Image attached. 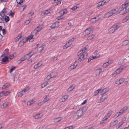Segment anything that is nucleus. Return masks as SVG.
<instances>
[{
  "label": "nucleus",
  "instance_id": "obj_62",
  "mask_svg": "<svg viewBox=\"0 0 129 129\" xmlns=\"http://www.w3.org/2000/svg\"><path fill=\"white\" fill-rule=\"evenodd\" d=\"M7 9L5 8H4L3 10L2 11L4 12L6 14L7 13V11L6 10Z\"/></svg>",
  "mask_w": 129,
  "mask_h": 129
},
{
  "label": "nucleus",
  "instance_id": "obj_23",
  "mask_svg": "<svg viewBox=\"0 0 129 129\" xmlns=\"http://www.w3.org/2000/svg\"><path fill=\"white\" fill-rule=\"evenodd\" d=\"M8 57L6 56L2 59V61L4 62H5L8 61Z\"/></svg>",
  "mask_w": 129,
  "mask_h": 129
},
{
  "label": "nucleus",
  "instance_id": "obj_14",
  "mask_svg": "<svg viewBox=\"0 0 129 129\" xmlns=\"http://www.w3.org/2000/svg\"><path fill=\"white\" fill-rule=\"evenodd\" d=\"M102 69L101 68H99L96 70L95 71V72L96 75H99L102 72Z\"/></svg>",
  "mask_w": 129,
  "mask_h": 129
},
{
  "label": "nucleus",
  "instance_id": "obj_58",
  "mask_svg": "<svg viewBox=\"0 0 129 129\" xmlns=\"http://www.w3.org/2000/svg\"><path fill=\"white\" fill-rule=\"evenodd\" d=\"M4 95V91L1 92L0 93V98Z\"/></svg>",
  "mask_w": 129,
  "mask_h": 129
},
{
  "label": "nucleus",
  "instance_id": "obj_34",
  "mask_svg": "<svg viewBox=\"0 0 129 129\" xmlns=\"http://www.w3.org/2000/svg\"><path fill=\"white\" fill-rule=\"evenodd\" d=\"M94 36L93 35H92L90 36H89L87 38V39L88 40H90L93 39L94 37Z\"/></svg>",
  "mask_w": 129,
  "mask_h": 129
},
{
  "label": "nucleus",
  "instance_id": "obj_5",
  "mask_svg": "<svg viewBox=\"0 0 129 129\" xmlns=\"http://www.w3.org/2000/svg\"><path fill=\"white\" fill-rule=\"evenodd\" d=\"M93 29V28L92 27H88V28H86L84 31L83 33V34L85 35L89 34Z\"/></svg>",
  "mask_w": 129,
  "mask_h": 129
},
{
  "label": "nucleus",
  "instance_id": "obj_7",
  "mask_svg": "<svg viewBox=\"0 0 129 129\" xmlns=\"http://www.w3.org/2000/svg\"><path fill=\"white\" fill-rule=\"evenodd\" d=\"M122 71H121V70L120 68L116 70L115 73L112 74V76L113 77H114L117 74H119Z\"/></svg>",
  "mask_w": 129,
  "mask_h": 129
},
{
  "label": "nucleus",
  "instance_id": "obj_4",
  "mask_svg": "<svg viewBox=\"0 0 129 129\" xmlns=\"http://www.w3.org/2000/svg\"><path fill=\"white\" fill-rule=\"evenodd\" d=\"M86 50V47H85L80 50L78 53L77 55L78 56L82 57L83 60H84L85 58L84 57V53L85 52Z\"/></svg>",
  "mask_w": 129,
  "mask_h": 129
},
{
  "label": "nucleus",
  "instance_id": "obj_49",
  "mask_svg": "<svg viewBox=\"0 0 129 129\" xmlns=\"http://www.w3.org/2000/svg\"><path fill=\"white\" fill-rule=\"evenodd\" d=\"M42 27L40 26H38L36 28V29L37 30H39V31L41 29Z\"/></svg>",
  "mask_w": 129,
  "mask_h": 129
},
{
  "label": "nucleus",
  "instance_id": "obj_16",
  "mask_svg": "<svg viewBox=\"0 0 129 129\" xmlns=\"http://www.w3.org/2000/svg\"><path fill=\"white\" fill-rule=\"evenodd\" d=\"M28 40V39L27 38L25 40L23 39L21 41H20L19 42V43L20 44L21 43H22V44H21V45H22L24 44V43H25L26 42V41Z\"/></svg>",
  "mask_w": 129,
  "mask_h": 129
},
{
  "label": "nucleus",
  "instance_id": "obj_28",
  "mask_svg": "<svg viewBox=\"0 0 129 129\" xmlns=\"http://www.w3.org/2000/svg\"><path fill=\"white\" fill-rule=\"evenodd\" d=\"M77 64H76L75 65V64H74L73 65H71L70 67V69L71 70H73L77 66Z\"/></svg>",
  "mask_w": 129,
  "mask_h": 129
},
{
  "label": "nucleus",
  "instance_id": "obj_21",
  "mask_svg": "<svg viewBox=\"0 0 129 129\" xmlns=\"http://www.w3.org/2000/svg\"><path fill=\"white\" fill-rule=\"evenodd\" d=\"M127 67L126 64H124L123 65L121 66L120 67V69L121 70V71H122L123 70L125 69Z\"/></svg>",
  "mask_w": 129,
  "mask_h": 129
},
{
  "label": "nucleus",
  "instance_id": "obj_55",
  "mask_svg": "<svg viewBox=\"0 0 129 129\" xmlns=\"http://www.w3.org/2000/svg\"><path fill=\"white\" fill-rule=\"evenodd\" d=\"M69 95H65L63 96L62 97L64 98V100L65 101L66 99H68V98Z\"/></svg>",
  "mask_w": 129,
  "mask_h": 129
},
{
  "label": "nucleus",
  "instance_id": "obj_50",
  "mask_svg": "<svg viewBox=\"0 0 129 129\" xmlns=\"http://www.w3.org/2000/svg\"><path fill=\"white\" fill-rule=\"evenodd\" d=\"M77 8V7L76 6H74L73 7L71 8V9L72 10V11H74V10H76Z\"/></svg>",
  "mask_w": 129,
  "mask_h": 129
},
{
  "label": "nucleus",
  "instance_id": "obj_24",
  "mask_svg": "<svg viewBox=\"0 0 129 129\" xmlns=\"http://www.w3.org/2000/svg\"><path fill=\"white\" fill-rule=\"evenodd\" d=\"M35 101L34 100L28 101L27 103V105H31L34 104Z\"/></svg>",
  "mask_w": 129,
  "mask_h": 129
},
{
  "label": "nucleus",
  "instance_id": "obj_53",
  "mask_svg": "<svg viewBox=\"0 0 129 129\" xmlns=\"http://www.w3.org/2000/svg\"><path fill=\"white\" fill-rule=\"evenodd\" d=\"M63 18L64 17H62V15H60V16H58L57 18V19L58 20H59L60 19Z\"/></svg>",
  "mask_w": 129,
  "mask_h": 129
},
{
  "label": "nucleus",
  "instance_id": "obj_41",
  "mask_svg": "<svg viewBox=\"0 0 129 129\" xmlns=\"http://www.w3.org/2000/svg\"><path fill=\"white\" fill-rule=\"evenodd\" d=\"M16 67L12 66L10 69V72L11 73L16 68Z\"/></svg>",
  "mask_w": 129,
  "mask_h": 129
},
{
  "label": "nucleus",
  "instance_id": "obj_59",
  "mask_svg": "<svg viewBox=\"0 0 129 129\" xmlns=\"http://www.w3.org/2000/svg\"><path fill=\"white\" fill-rule=\"evenodd\" d=\"M2 31L3 34V35H5L6 34V30L5 29H3L2 30Z\"/></svg>",
  "mask_w": 129,
  "mask_h": 129
},
{
  "label": "nucleus",
  "instance_id": "obj_27",
  "mask_svg": "<svg viewBox=\"0 0 129 129\" xmlns=\"http://www.w3.org/2000/svg\"><path fill=\"white\" fill-rule=\"evenodd\" d=\"M128 2H126L125 3L123 4L120 7V9H121L123 8L124 6H127V5L128 4Z\"/></svg>",
  "mask_w": 129,
  "mask_h": 129
},
{
  "label": "nucleus",
  "instance_id": "obj_46",
  "mask_svg": "<svg viewBox=\"0 0 129 129\" xmlns=\"http://www.w3.org/2000/svg\"><path fill=\"white\" fill-rule=\"evenodd\" d=\"M39 32V30H37L36 29L34 30L33 32V34H36L38 32Z\"/></svg>",
  "mask_w": 129,
  "mask_h": 129
},
{
  "label": "nucleus",
  "instance_id": "obj_60",
  "mask_svg": "<svg viewBox=\"0 0 129 129\" xmlns=\"http://www.w3.org/2000/svg\"><path fill=\"white\" fill-rule=\"evenodd\" d=\"M64 101V98L62 97L60 99L59 101L60 102H62Z\"/></svg>",
  "mask_w": 129,
  "mask_h": 129
},
{
  "label": "nucleus",
  "instance_id": "obj_42",
  "mask_svg": "<svg viewBox=\"0 0 129 129\" xmlns=\"http://www.w3.org/2000/svg\"><path fill=\"white\" fill-rule=\"evenodd\" d=\"M123 120H122L121 121L119 122L118 125V126H119L120 127L123 124Z\"/></svg>",
  "mask_w": 129,
  "mask_h": 129
},
{
  "label": "nucleus",
  "instance_id": "obj_29",
  "mask_svg": "<svg viewBox=\"0 0 129 129\" xmlns=\"http://www.w3.org/2000/svg\"><path fill=\"white\" fill-rule=\"evenodd\" d=\"M101 90V89H99L98 90H96V91H95L94 93L93 96H96L99 93V91H100Z\"/></svg>",
  "mask_w": 129,
  "mask_h": 129
},
{
  "label": "nucleus",
  "instance_id": "obj_8",
  "mask_svg": "<svg viewBox=\"0 0 129 129\" xmlns=\"http://www.w3.org/2000/svg\"><path fill=\"white\" fill-rule=\"evenodd\" d=\"M75 85L74 84L72 85L67 90L68 92H70L72 91L75 87Z\"/></svg>",
  "mask_w": 129,
  "mask_h": 129
},
{
  "label": "nucleus",
  "instance_id": "obj_12",
  "mask_svg": "<svg viewBox=\"0 0 129 129\" xmlns=\"http://www.w3.org/2000/svg\"><path fill=\"white\" fill-rule=\"evenodd\" d=\"M124 81V78H122L120 79L119 80L117 81L116 82L115 84H120L123 83Z\"/></svg>",
  "mask_w": 129,
  "mask_h": 129
},
{
  "label": "nucleus",
  "instance_id": "obj_39",
  "mask_svg": "<svg viewBox=\"0 0 129 129\" xmlns=\"http://www.w3.org/2000/svg\"><path fill=\"white\" fill-rule=\"evenodd\" d=\"M4 19L6 22H8L9 20V18L8 16H6Z\"/></svg>",
  "mask_w": 129,
  "mask_h": 129
},
{
  "label": "nucleus",
  "instance_id": "obj_45",
  "mask_svg": "<svg viewBox=\"0 0 129 129\" xmlns=\"http://www.w3.org/2000/svg\"><path fill=\"white\" fill-rule=\"evenodd\" d=\"M33 35H31L30 36H29L28 37H27V38L28 40H30L33 39Z\"/></svg>",
  "mask_w": 129,
  "mask_h": 129
},
{
  "label": "nucleus",
  "instance_id": "obj_15",
  "mask_svg": "<svg viewBox=\"0 0 129 129\" xmlns=\"http://www.w3.org/2000/svg\"><path fill=\"white\" fill-rule=\"evenodd\" d=\"M111 62L110 61H108L107 62H105L103 64V67L105 68H106L109 64H111Z\"/></svg>",
  "mask_w": 129,
  "mask_h": 129
},
{
  "label": "nucleus",
  "instance_id": "obj_18",
  "mask_svg": "<svg viewBox=\"0 0 129 129\" xmlns=\"http://www.w3.org/2000/svg\"><path fill=\"white\" fill-rule=\"evenodd\" d=\"M34 117L36 119H37L40 118L42 116V115H41L40 113H39L35 115L34 116Z\"/></svg>",
  "mask_w": 129,
  "mask_h": 129
},
{
  "label": "nucleus",
  "instance_id": "obj_26",
  "mask_svg": "<svg viewBox=\"0 0 129 129\" xmlns=\"http://www.w3.org/2000/svg\"><path fill=\"white\" fill-rule=\"evenodd\" d=\"M72 44V43H70L69 42H68V43L66 44L64 46V47L67 48L68 47L70 46Z\"/></svg>",
  "mask_w": 129,
  "mask_h": 129
},
{
  "label": "nucleus",
  "instance_id": "obj_40",
  "mask_svg": "<svg viewBox=\"0 0 129 129\" xmlns=\"http://www.w3.org/2000/svg\"><path fill=\"white\" fill-rule=\"evenodd\" d=\"M30 89V88H29L27 87L24 89L23 91L24 93H25L27 91Z\"/></svg>",
  "mask_w": 129,
  "mask_h": 129
},
{
  "label": "nucleus",
  "instance_id": "obj_32",
  "mask_svg": "<svg viewBox=\"0 0 129 129\" xmlns=\"http://www.w3.org/2000/svg\"><path fill=\"white\" fill-rule=\"evenodd\" d=\"M62 118L60 117H58L55 118L54 119V121L56 122H58L60 121L62 119Z\"/></svg>",
  "mask_w": 129,
  "mask_h": 129
},
{
  "label": "nucleus",
  "instance_id": "obj_57",
  "mask_svg": "<svg viewBox=\"0 0 129 129\" xmlns=\"http://www.w3.org/2000/svg\"><path fill=\"white\" fill-rule=\"evenodd\" d=\"M119 116V115L118 112L116 113L114 115V117L117 118Z\"/></svg>",
  "mask_w": 129,
  "mask_h": 129
},
{
  "label": "nucleus",
  "instance_id": "obj_48",
  "mask_svg": "<svg viewBox=\"0 0 129 129\" xmlns=\"http://www.w3.org/2000/svg\"><path fill=\"white\" fill-rule=\"evenodd\" d=\"M17 3L18 4H21L23 2V0H16Z\"/></svg>",
  "mask_w": 129,
  "mask_h": 129
},
{
  "label": "nucleus",
  "instance_id": "obj_1",
  "mask_svg": "<svg viewBox=\"0 0 129 129\" xmlns=\"http://www.w3.org/2000/svg\"><path fill=\"white\" fill-rule=\"evenodd\" d=\"M120 26V24H114L109 29L108 31V33L111 34L116 30Z\"/></svg>",
  "mask_w": 129,
  "mask_h": 129
},
{
  "label": "nucleus",
  "instance_id": "obj_52",
  "mask_svg": "<svg viewBox=\"0 0 129 129\" xmlns=\"http://www.w3.org/2000/svg\"><path fill=\"white\" fill-rule=\"evenodd\" d=\"M10 13L9 14V15L10 16L13 17L14 13V12H12L11 11H10Z\"/></svg>",
  "mask_w": 129,
  "mask_h": 129
},
{
  "label": "nucleus",
  "instance_id": "obj_37",
  "mask_svg": "<svg viewBox=\"0 0 129 129\" xmlns=\"http://www.w3.org/2000/svg\"><path fill=\"white\" fill-rule=\"evenodd\" d=\"M10 92L11 91H7L5 92H4V95L6 96L9 94Z\"/></svg>",
  "mask_w": 129,
  "mask_h": 129
},
{
  "label": "nucleus",
  "instance_id": "obj_61",
  "mask_svg": "<svg viewBox=\"0 0 129 129\" xmlns=\"http://www.w3.org/2000/svg\"><path fill=\"white\" fill-rule=\"evenodd\" d=\"M78 62L80 61H81L82 60H83V58L82 57H79L78 58Z\"/></svg>",
  "mask_w": 129,
  "mask_h": 129
},
{
  "label": "nucleus",
  "instance_id": "obj_6",
  "mask_svg": "<svg viewBox=\"0 0 129 129\" xmlns=\"http://www.w3.org/2000/svg\"><path fill=\"white\" fill-rule=\"evenodd\" d=\"M31 52H30L28 54H27L24 56L25 60L29 59L33 55V53L31 54Z\"/></svg>",
  "mask_w": 129,
  "mask_h": 129
},
{
  "label": "nucleus",
  "instance_id": "obj_10",
  "mask_svg": "<svg viewBox=\"0 0 129 129\" xmlns=\"http://www.w3.org/2000/svg\"><path fill=\"white\" fill-rule=\"evenodd\" d=\"M120 9L121 10L119 13L120 15H122L127 13L126 11L125 10H125L124 8V7H123V8Z\"/></svg>",
  "mask_w": 129,
  "mask_h": 129
},
{
  "label": "nucleus",
  "instance_id": "obj_3",
  "mask_svg": "<svg viewBox=\"0 0 129 129\" xmlns=\"http://www.w3.org/2000/svg\"><path fill=\"white\" fill-rule=\"evenodd\" d=\"M84 113L81 109L78 110L76 113L74 114L73 118H77L79 117H80L83 115Z\"/></svg>",
  "mask_w": 129,
  "mask_h": 129
},
{
  "label": "nucleus",
  "instance_id": "obj_25",
  "mask_svg": "<svg viewBox=\"0 0 129 129\" xmlns=\"http://www.w3.org/2000/svg\"><path fill=\"white\" fill-rule=\"evenodd\" d=\"M50 13V12L48 10H46L44 11H43L42 12V14L43 15H47L49 13Z\"/></svg>",
  "mask_w": 129,
  "mask_h": 129
},
{
  "label": "nucleus",
  "instance_id": "obj_31",
  "mask_svg": "<svg viewBox=\"0 0 129 129\" xmlns=\"http://www.w3.org/2000/svg\"><path fill=\"white\" fill-rule=\"evenodd\" d=\"M50 75L52 78H54L56 76L57 74L56 72H52L50 74Z\"/></svg>",
  "mask_w": 129,
  "mask_h": 129
},
{
  "label": "nucleus",
  "instance_id": "obj_17",
  "mask_svg": "<svg viewBox=\"0 0 129 129\" xmlns=\"http://www.w3.org/2000/svg\"><path fill=\"white\" fill-rule=\"evenodd\" d=\"M58 23L56 22L53 23L51 26V28H54L55 27L58 26Z\"/></svg>",
  "mask_w": 129,
  "mask_h": 129
},
{
  "label": "nucleus",
  "instance_id": "obj_35",
  "mask_svg": "<svg viewBox=\"0 0 129 129\" xmlns=\"http://www.w3.org/2000/svg\"><path fill=\"white\" fill-rule=\"evenodd\" d=\"M124 8L125 10L127 12L129 11V5H127V6H124Z\"/></svg>",
  "mask_w": 129,
  "mask_h": 129
},
{
  "label": "nucleus",
  "instance_id": "obj_36",
  "mask_svg": "<svg viewBox=\"0 0 129 129\" xmlns=\"http://www.w3.org/2000/svg\"><path fill=\"white\" fill-rule=\"evenodd\" d=\"M24 92L23 90L21 91L20 92H19L18 93L19 96H22L23 94H24Z\"/></svg>",
  "mask_w": 129,
  "mask_h": 129
},
{
  "label": "nucleus",
  "instance_id": "obj_56",
  "mask_svg": "<svg viewBox=\"0 0 129 129\" xmlns=\"http://www.w3.org/2000/svg\"><path fill=\"white\" fill-rule=\"evenodd\" d=\"M128 108V107L127 106H126L124 107L122 109L123 110V111L125 112V111Z\"/></svg>",
  "mask_w": 129,
  "mask_h": 129
},
{
  "label": "nucleus",
  "instance_id": "obj_51",
  "mask_svg": "<svg viewBox=\"0 0 129 129\" xmlns=\"http://www.w3.org/2000/svg\"><path fill=\"white\" fill-rule=\"evenodd\" d=\"M51 75L50 74V75H48L47 77L46 78V80H47L51 78H52Z\"/></svg>",
  "mask_w": 129,
  "mask_h": 129
},
{
  "label": "nucleus",
  "instance_id": "obj_54",
  "mask_svg": "<svg viewBox=\"0 0 129 129\" xmlns=\"http://www.w3.org/2000/svg\"><path fill=\"white\" fill-rule=\"evenodd\" d=\"M31 19H29L27 20H26V22H25V23H26L25 24H28L31 21Z\"/></svg>",
  "mask_w": 129,
  "mask_h": 129
},
{
  "label": "nucleus",
  "instance_id": "obj_38",
  "mask_svg": "<svg viewBox=\"0 0 129 129\" xmlns=\"http://www.w3.org/2000/svg\"><path fill=\"white\" fill-rule=\"evenodd\" d=\"M107 95H103L102 96L101 98L103 99V100L104 101L107 98Z\"/></svg>",
  "mask_w": 129,
  "mask_h": 129
},
{
  "label": "nucleus",
  "instance_id": "obj_20",
  "mask_svg": "<svg viewBox=\"0 0 129 129\" xmlns=\"http://www.w3.org/2000/svg\"><path fill=\"white\" fill-rule=\"evenodd\" d=\"M129 43V40H126L123 42L122 43L123 45L125 46L127 45Z\"/></svg>",
  "mask_w": 129,
  "mask_h": 129
},
{
  "label": "nucleus",
  "instance_id": "obj_43",
  "mask_svg": "<svg viewBox=\"0 0 129 129\" xmlns=\"http://www.w3.org/2000/svg\"><path fill=\"white\" fill-rule=\"evenodd\" d=\"M112 113L111 112H109L107 114V115H106L107 117L108 118L111 116L112 114Z\"/></svg>",
  "mask_w": 129,
  "mask_h": 129
},
{
  "label": "nucleus",
  "instance_id": "obj_33",
  "mask_svg": "<svg viewBox=\"0 0 129 129\" xmlns=\"http://www.w3.org/2000/svg\"><path fill=\"white\" fill-rule=\"evenodd\" d=\"M49 98L48 96H46V98L44 99V100L42 102V103H43L47 102L49 99Z\"/></svg>",
  "mask_w": 129,
  "mask_h": 129
},
{
  "label": "nucleus",
  "instance_id": "obj_63",
  "mask_svg": "<svg viewBox=\"0 0 129 129\" xmlns=\"http://www.w3.org/2000/svg\"><path fill=\"white\" fill-rule=\"evenodd\" d=\"M103 101H104V100H103V99H102V98H101L98 101V103H100Z\"/></svg>",
  "mask_w": 129,
  "mask_h": 129
},
{
  "label": "nucleus",
  "instance_id": "obj_11",
  "mask_svg": "<svg viewBox=\"0 0 129 129\" xmlns=\"http://www.w3.org/2000/svg\"><path fill=\"white\" fill-rule=\"evenodd\" d=\"M108 90V89L107 88H105L103 89L101 92V95H103L104 94L107 92Z\"/></svg>",
  "mask_w": 129,
  "mask_h": 129
},
{
  "label": "nucleus",
  "instance_id": "obj_30",
  "mask_svg": "<svg viewBox=\"0 0 129 129\" xmlns=\"http://www.w3.org/2000/svg\"><path fill=\"white\" fill-rule=\"evenodd\" d=\"M87 106H85L84 107H83L81 109L83 111V112L85 113V112L87 110Z\"/></svg>",
  "mask_w": 129,
  "mask_h": 129
},
{
  "label": "nucleus",
  "instance_id": "obj_64",
  "mask_svg": "<svg viewBox=\"0 0 129 129\" xmlns=\"http://www.w3.org/2000/svg\"><path fill=\"white\" fill-rule=\"evenodd\" d=\"M108 118L106 116L103 118V121H105Z\"/></svg>",
  "mask_w": 129,
  "mask_h": 129
},
{
  "label": "nucleus",
  "instance_id": "obj_2",
  "mask_svg": "<svg viewBox=\"0 0 129 129\" xmlns=\"http://www.w3.org/2000/svg\"><path fill=\"white\" fill-rule=\"evenodd\" d=\"M117 12L115 9H113L106 13L104 16L105 18H109L112 16L113 14L116 13Z\"/></svg>",
  "mask_w": 129,
  "mask_h": 129
},
{
  "label": "nucleus",
  "instance_id": "obj_44",
  "mask_svg": "<svg viewBox=\"0 0 129 129\" xmlns=\"http://www.w3.org/2000/svg\"><path fill=\"white\" fill-rule=\"evenodd\" d=\"M5 13L3 11H2L0 13V15L3 18L5 15Z\"/></svg>",
  "mask_w": 129,
  "mask_h": 129
},
{
  "label": "nucleus",
  "instance_id": "obj_19",
  "mask_svg": "<svg viewBox=\"0 0 129 129\" xmlns=\"http://www.w3.org/2000/svg\"><path fill=\"white\" fill-rule=\"evenodd\" d=\"M96 18V17H94L91 19V22L92 23H95L96 21L99 19L100 18H98L97 19H95Z\"/></svg>",
  "mask_w": 129,
  "mask_h": 129
},
{
  "label": "nucleus",
  "instance_id": "obj_9",
  "mask_svg": "<svg viewBox=\"0 0 129 129\" xmlns=\"http://www.w3.org/2000/svg\"><path fill=\"white\" fill-rule=\"evenodd\" d=\"M45 45H42L38 48L37 49L38 52H41L45 47Z\"/></svg>",
  "mask_w": 129,
  "mask_h": 129
},
{
  "label": "nucleus",
  "instance_id": "obj_47",
  "mask_svg": "<svg viewBox=\"0 0 129 129\" xmlns=\"http://www.w3.org/2000/svg\"><path fill=\"white\" fill-rule=\"evenodd\" d=\"M25 59L24 57L23 56V57L21 58L19 61H20V62L21 63L22 62V61H24L25 60Z\"/></svg>",
  "mask_w": 129,
  "mask_h": 129
},
{
  "label": "nucleus",
  "instance_id": "obj_22",
  "mask_svg": "<svg viewBox=\"0 0 129 129\" xmlns=\"http://www.w3.org/2000/svg\"><path fill=\"white\" fill-rule=\"evenodd\" d=\"M9 85L8 84L6 83L5 84V85H4L2 87V89H4L7 88L9 87Z\"/></svg>",
  "mask_w": 129,
  "mask_h": 129
},
{
  "label": "nucleus",
  "instance_id": "obj_13",
  "mask_svg": "<svg viewBox=\"0 0 129 129\" xmlns=\"http://www.w3.org/2000/svg\"><path fill=\"white\" fill-rule=\"evenodd\" d=\"M108 3V1L106 2L105 1H103L102 2H100L98 3V7H100L103 5L105 3Z\"/></svg>",
  "mask_w": 129,
  "mask_h": 129
}]
</instances>
